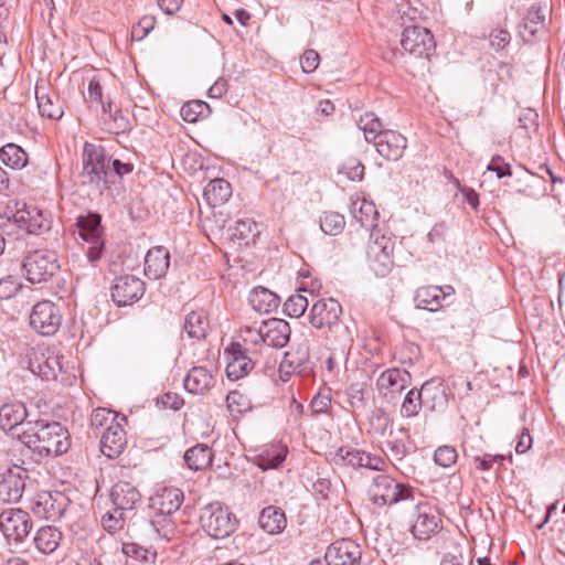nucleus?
Instances as JSON below:
<instances>
[{"label":"nucleus","instance_id":"f257e3e1","mask_svg":"<svg viewBox=\"0 0 565 565\" xmlns=\"http://www.w3.org/2000/svg\"><path fill=\"white\" fill-rule=\"evenodd\" d=\"M26 430L21 431V443L39 455L60 456L70 447V436L66 428L57 422H28Z\"/></svg>","mask_w":565,"mask_h":565},{"label":"nucleus","instance_id":"f03ea898","mask_svg":"<svg viewBox=\"0 0 565 565\" xmlns=\"http://www.w3.org/2000/svg\"><path fill=\"white\" fill-rule=\"evenodd\" d=\"M82 183L103 191L114 183L110 172V157L102 146L86 142L82 153Z\"/></svg>","mask_w":565,"mask_h":565},{"label":"nucleus","instance_id":"7ed1b4c3","mask_svg":"<svg viewBox=\"0 0 565 565\" xmlns=\"http://www.w3.org/2000/svg\"><path fill=\"white\" fill-rule=\"evenodd\" d=\"M412 494V488L397 482L388 475L380 473L375 476L367 488L370 501L377 507L395 504L406 500Z\"/></svg>","mask_w":565,"mask_h":565},{"label":"nucleus","instance_id":"20e7f679","mask_svg":"<svg viewBox=\"0 0 565 565\" xmlns=\"http://www.w3.org/2000/svg\"><path fill=\"white\" fill-rule=\"evenodd\" d=\"M200 521L204 531L214 539L230 536L236 529L235 515L218 502L210 503L202 509Z\"/></svg>","mask_w":565,"mask_h":565},{"label":"nucleus","instance_id":"39448f33","mask_svg":"<svg viewBox=\"0 0 565 565\" xmlns=\"http://www.w3.org/2000/svg\"><path fill=\"white\" fill-rule=\"evenodd\" d=\"M22 269L30 282H45L60 269L57 255L54 250L49 249H36L30 252L23 258Z\"/></svg>","mask_w":565,"mask_h":565},{"label":"nucleus","instance_id":"423d86ee","mask_svg":"<svg viewBox=\"0 0 565 565\" xmlns=\"http://www.w3.org/2000/svg\"><path fill=\"white\" fill-rule=\"evenodd\" d=\"M374 239L367 246V259L372 271L379 277H385L392 270L394 260L393 252L395 243L392 237L379 235V232H372Z\"/></svg>","mask_w":565,"mask_h":565},{"label":"nucleus","instance_id":"0eeeda50","mask_svg":"<svg viewBox=\"0 0 565 565\" xmlns=\"http://www.w3.org/2000/svg\"><path fill=\"white\" fill-rule=\"evenodd\" d=\"M100 221L102 218L97 213L81 215L76 220V226L78 228L79 236L85 242L89 243L86 255L90 263L98 260L104 249Z\"/></svg>","mask_w":565,"mask_h":565},{"label":"nucleus","instance_id":"6e6552de","mask_svg":"<svg viewBox=\"0 0 565 565\" xmlns=\"http://www.w3.org/2000/svg\"><path fill=\"white\" fill-rule=\"evenodd\" d=\"M401 45L404 52L409 55L425 58H429L436 47L431 32L418 25L406 26L404 29Z\"/></svg>","mask_w":565,"mask_h":565},{"label":"nucleus","instance_id":"1a4fd4ad","mask_svg":"<svg viewBox=\"0 0 565 565\" xmlns=\"http://www.w3.org/2000/svg\"><path fill=\"white\" fill-rule=\"evenodd\" d=\"M32 520L21 509H7L0 513V530L3 535L17 543L23 542L32 530Z\"/></svg>","mask_w":565,"mask_h":565},{"label":"nucleus","instance_id":"9d476101","mask_svg":"<svg viewBox=\"0 0 565 565\" xmlns=\"http://www.w3.org/2000/svg\"><path fill=\"white\" fill-rule=\"evenodd\" d=\"M60 309L50 300L38 302L30 315V326L42 335L54 334L61 326Z\"/></svg>","mask_w":565,"mask_h":565},{"label":"nucleus","instance_id":"9b49d317","mask_svg":"<svg viewBox=\"0 0 565 565\" xmlns=\"http://www.w3.org/2000/svg\"><path fill=\"white\" fill-rule=\"evenodd\" d=\"M333 460L337 465L354 469L367 468L375 471H384L387 467L386 461L381 456L350 447L339 448L334 454Z\"/></svg>","mask_w":565,"mask_h":565},{"label":"nucleus","instance_id":"f8f14e48","mask_svg":"<svg viewBox=\"0 0 565 565\" xmlns=\"http://www.w3.org/2000/svg\"><path fill=\"white\" fill-rule=\"evenodd\" d=\"M67 505L68 499L64 493L42 491L34 497L31 510L39 518L55 521L64 514Z\"/></svg>","mask_w":565,"mask_h":565},{"label":"nucleus","instance_id":"ddd939ff","mask_svg":"<svg viewBox=\"0 0 565 565\" xmlns=\"http://www.w3.org/2000/svg\"><path fill=\"white\" fill-rule=\"evenodd\" d=\"M145 294V282L136 276L124 275L111 286V299L118 307L137 302Z\"/></svg>","mask_w":565,"mask_h":565},{"label":"nucleus","instance_id":"4468645a","mask_svg":"<svg viewBox=\"0 0 565 565\" xmlns=\"http://www.w3.org/2000/svg\"><path fill=\"white\" fill-rule=\"evenodd\" d=\"M362 551L359 544L349 539L335 541L324 554L328 565H361Z\"/></svg>","mask_w":565,"mask_h":565},{"label":"nucleus","instance_id":"2eb2a0df","mask_svg":"<svg viewBox=\"0 0 565 565\" xmlns=\"http://www.w3.org/2000/svg\"><path fill=\"white\" fill-rule=\"evenodd\" d=\"M26 417L28 412L23 403L15 402L3 404L0 407V428L9 431L12 437L21 441L22 437L20 434L26 430L25 426L29 422L25 420Z\"/></svg>","mask_w":565,"mask_h":565},{"label":"nucleus","instance_id":"dca6fc26","mask_svg":"<svg viewBox=\"0 0 565 565\" xmlns=\"http://www.w3.org/2000/svg\"><path fill=\"white\" fill-rule=\"evenodd\" d=\"M13 222L29 234L41 235L51 228V220L38 207L23 204L12 214Z\"/></svg>","mask_w":565,"mask_h":565},{"label":"nucleus","instance_id":"f3484780","mask_svg":"<svg viewBox=\"0 0 565 565\" xmlns=\"http://www.w3.org/2000/svg\"><path fill=\"white\" fill-rule=\"evenodd\" d=\"M342 312L341 305L333 298L320 299L313 303L309 319L317 329L331 328L338 324Z\"/></svg>","mask_w":565,"mask_h":565},{"label":"nucleus","instance_id":"a211bd4d","mask_svg":"<svg viewBox=\"0 0 565 565\" xmlns=\"http://www.w3.org/2000/svg\"><path fill=\"white\" fill-rule=\"evenodd\" d=\"M26 478V469L19 466L9 468L0 481V498L7 502H17L22 497Z\"/></svg>","mask_w":565,"mask_h":565},{"label":"nucleus","instance_id":"6ab92c4d","mask_svg":"<svg viewBox=\"0 0 565 565\" xmlns=\"http://www.w3.org/2000/svg\"><path fill=\"white\" fill-rule=\"evenodd\" d=\"M228 356L226 375L230 380L236 381L247 375L254 367L252 358L246 354L242 343H232L225 352Z\"/></svg>","mask_w":565,"mask_h":565},{"label":"nucleus","instance_id":"aec40b11","mask_svg":"<svg viewBox=\"0 0 565 565\" xmlns=\"http://www.w3.org/2000/svg\"><path fill=\"white\" fill-rule=\"evenodd\" d=\"M376 151L387 160H398L402 158L406 146V138L395 130H383L376 140H374Z\"/></svg>","mask_w":565,"mask_h":565},{"label":"nucleus","instance_id":"412c9836","mask_svg":"<svg viewBox=\"0 0 565 565\" xmlns=\"http://www.w3.org/2000/svg\"><path fill=\"white\" fill-rule=\"evenodd\" d=\"M420 394L427 412H444L448 406L446 386L438 379L426 381L420 387Z\"/></svg>","mask_w":565,"mask_h":565},{"label":"nucleus","instance_id":"4be33fe9","mask_svg":"<svg viewBox=\"0 0 565 565\" xmlns=\"http://www.w3.org/2000/svg\"><path fill=\"white\" fill-rule=\"evenodd\" d=\"M263 344L271 348H284L290 339V326L287 321L270 318L262 322Z\"/></svg>","mask_w":565,"mask_h":565},{"label":"nucleus","instance_id":"5701e85b","mask_svg":"<svg viewBox=\"0 0 565 565\" xmlns=\"http://www.w3.org/2000/svg\"><path fill=\"white\" fill-rule=\"evenodd\" d=\"M106 428L100 437V451L106 457L113 459L117 458L125 449L127 439L126 433L118 423H114Z\"/></svg>","mask_w":565,"mask_h":565},{"label":"nucleus","instance_id":"b1692460","mask_svg":"<svg viewBox=\"0 0 565 565\" xmlns=\"http://www.w3.org/2000/svg\"><path fill=\"white\" fill-rule=\"evenodd\" d=\"M441 520L431 509L418 508L411 532L417 540L426 541L440 530Z\"/></svg>","mask_w":565,"mask_h":565},{"label":"nucleus","instance_id":"393cba45","mask_svg":"<svg viewBox=\"0 0 565 565\" xmlns=\"http://www.w3.org/2000/svg\"><path fill=\"white\" fill-rule=\"evenodd\" d=\"M110 500L116 513L125 514L126 511H131L136 503L140 500V493L135 486L129 482H117L110 490Z\"/></svg>","mask_w":565,"mask_h":565},{"label":"nucleus","instance_id":"a878e982","mask_svg":"<svg viewBox=\"0 0 565 565\" xmlns=\"http://www.w3.org/2000/svg\"><path fill=\"white\" fill-rule=\"evenodd\" d=\"M411 383V374L406 370L397 367L388 369L381 373L376 380V387L381 394L401 393Z\"/></svg>","mask_w":565,"mask_h":565},{"label":"nucleus","instance_id":"bb28decb","mask_svg":"<svg viewBox=\"0 0 565 565\" xmlns=\"http://www.w3.org/2000/svg\"><path fill=\"white\" fill-rule=\"evenodd\" d=\"M170 266L169 250L163 246H156L148 250L145 258V274L151 279L163 277Z\"/></svg>","mask_w":565,"mask_h":565},{"label":"nucleus","instance_id":"cd10ccee","mask_svg":"<svg viewBox=\"0 0 565 565\" xmlns=\"http://www.w3.org/2000/svg\"><path fill=\"white\" fill-rule=\"evenodd\" d=\"M184 494L182 490L174 487L161 489L151 498V508L162 513H174L183 503Z\"/></svg>","mask_w":565,"mask_h":565},{"label":"nucleus","instance_id":"c85d7f7f","mask_svg":"<svg viewBox=\"0 0 565 565\" xmlns=\"http://www.w3.org/2000/svg\"><path fill=\"white\" fill-rule=\"evenodd\" d=\"M259 526L268 534H279L287 526L286 514L282 509L268 505L264 508L258 518Z\"/></svg>","mask_w":565,"mask_h":565},{"label":"nucleus","instance_id":"c756f323","mask_svg":"<svg viewBox=\"0 0 565 565\" xmlns=\"http://www.w3.org/2000/svg\"><path fill=\"white\" fill-rule=\"evenodd\" d=\"M252 308L259 313H270L279 306V297L265 287L254 288L248 296Z\"/></svg>","mask_w":565,"mask_h":565},{"label":"nucleus","instance_id":"7c9ffc66","mask_svg":"<svg viewBox=\"0 0 565 565\" xmlns=\"http://www.w3.org/2000/svg\"><path fill=\"white\" fill-rule=\"evenodd\" d=\"M309 349L307 345H299L296 349L287 351L280 363V370L290 372H307L309 363Z\"/></svg>","mask_w":565,"mask_h":565},{"label":"nucleus","instance_id":"2f4dec72","mask_svg":"<svg viewBox=\"0 0 565 565\" xmlns=\"http://www.w3.org/2000/svg\"><path fill=\"white\" fill-rule=\"evenodd\" d=\"M212 382V374L202 366L192 367L183 381L184 388L195 395L206 392L211 387Z\"/></svg>","mask_w":565,"mask_h":565},{"label":"nucleus","instance_id":"473e14b6","mask_svg":"<svg viewBox=\"0 0 565 565\" xmlns=\"http://www.w3.org/2000/svg\"><path fill=\"white\" fill-rule=\"evenodd\" d=\"M445 296L446 294L441 287L426 286L416 290L414 300L417 308L428 311H436L440 307L441 300L445 298Z\"/></svg>","mask_w":565,"mask_h":565},{"label":"nucleus","instance_id":"72a5a7b5","mask_svg":"<svg viewBox=\"0 0 565 565\" xmlns=\"http://www.w3.org/2000/svg\"><path fill=\"white\" fill-rule=\"evenodd\" d=\"M61 540V531L52 525L40 527L33 539L35 547L43 554L53 553L60 545Z\"/></svg>","mask_w":565,"mask_h":565},{"label":"nucleus","instance_id":"f704fd0d","mask_svg":"<svg viewBox=\"0 0 565 565\" xmlns=\"http://www.w3.org/2000/svg\"><path fill=\"white\" fill-rule=\"evenodd\" d=\"M186 466L194 471L206 469L212 465V449L204 444H198L184 454Z\"/></svg>","mask_w":565,"mask_h":565},{"label":"nucleus","instance_id":"c9c22d12","mask_svg":"<svg viewBox=\"0 0 565 565\" xmlns=\"http://www.w3.org/2000/svg\"><path fill=\"white\" fill-rule=\"evenodd\" d=\"M203 195L210 205H221L231 198L232 188L226 180L217 178L206 184Z\"/></svg>","mask_w":565,"mask_h":565},{"label":"nucleus","instance_id":"e433bc0d","mask_svg":"<svg viewBox=\"0 0 565 565\" xmlns=\"http://www.w3.org/2000/svg\"><path fill=\"white\" fill-rule=\"evenodd\" d=\"M287 448L280 444L264 448L258 455V467L263 470L276 469L286 459Z\"/></svg>","mask_w":565,"mask_h":565},{"label":"nucleus","instance_id":"4c0bfd02","mask_svg":"<svg viewBox=\"0 0 565 565\" xmlns=\"http://www.w3.org/2000/svg\"><path fill=\"white\" fill-rule=\"evenodd\" d=\"M0 160L7 167L20 170L28 164V153L15 143H7L0 149Z\"/></svg>","mask_w":565,"mask_h":565},{"label":"nucleus","instance_id":"58836bf2","mask_svg":"<svg viewBox=\"0 0 565 565\" xmlns=\"http://www.w3.org/2000/svg\"><path fill=\"white\" fill-rule=\"evenodd\" d=\"M209 321L203 311H191L186 315L183 330L191 339H204L207 332Z\"/></svg>","mask_w":565,"mask_h":565},{"label":"nucleus","instance_id":"ea45409f","mask_svg":"<svg viewBox=\"0 0 565 565\" xmlns=\"http://www.w3.org/2000/svg\"><path fill=\"white\" fill-rule=\"evenodd\" d=\"M350 212L362 227H372L377 216V211L372 202L358 200L351 203Z\"/></svg>","mask_w":565,"mask_h":565},{"label":"nucleus","instance_id":"a19ab883","mask_svg":"<svg viewBox=\"0 0 565 565\" xmlns=\"http://www.w3.org/2000/svg\"><path fill=\"white\" fill-rule=\"evenodd\" d=\"M171 515V513H162L160 511H156L153 518L150 521L152 531L158 535V537L166 541L172 540L175 534V524L172 521Z\"/></svg>","mask_w":565,"mask_h":565},{"label":"nucleus","instance_id":"79ce46f5","mask_svg":"<svg viewBox=\"0 0 565 565\" xmlns=\"http://www.w3.org/2000/svg\"><path fill=\"white\" fill-rule=\"evenodd\" d=\"M360 130L363 131L364 138L367 142L376 140L379 135L383 131L380 118L372 111H366L356 119Z\"/></svg>","mask_w":565,"mask_h":565},{"label":"nucleus","instance_id":"37998d69","mask_svg":"<svg viewBox=\"0 0 565 565\" xmlns=\"http://www.w3.org/2000/svg\"><path fill=\"white\" fill-rule=\"evenodd\" d=\"M258 235V224L253 220L238 221L232 228V237L242 241L245 244H249V242H255V238Z\"/></svg>","mask_w":565,"mask_h":565},{"label":"nucleus","instance_id":"c03bdc74","mask_svg":"<svg viewBox=\"0 0 565 565\" xmlns=\"http://www.w3.org/2000/svg\"><path fill=\"white\" fill-rule=\"evenodd\" d=\"M345 226L344 216L338 212H324L320 217V228L327 235H339Z\"/></svg>","mask_w":565,"mask_h":565},{"label":"nucleus","instance_id":"a18cd8bd","mask_svg":"<svg viewBox=\"0 0 565 565\" xmlns=\"http://www.w3.org/2000/svg\"><path fill=\"white\" fill-rule=\"evenodd\" d=\"M423 407L420 390L412 388L402 403L401 415L405 418L415 417Z\"/></svg>","mask_w":565,"mask_h":565},{"label":"nucleus","instance_id":"49530a36","mask_svg":"<svg viewBox=\"0 0 565 565\" xmlns=\"http://www.w3.org/2000/svg\"><path fill=\"white\" fill-rule=\"evenodd\" d=\"M36 100L41 116L53 120L60 119L63 116L64 111L58 99L53 100L49 95L36 94Z\"/></svg>","mask_w":565,"mask_h":565},{"label":"nucleus","instance_id":"de8ad7c7","mask_svg":"<svg viewBox=\"0 0 565 565\" xmlns=\"http://www.w3.org/2000/svg\"><path fill=\"white\" fill-rule=\"evenodd\" d=\"M308 299L301 294L291 295L284 303V311L291 318L301 317L308 308Z\"/></svg>","mask_w":565,"mask_h":565},{"label":"nucleus","instance_id":"09e8293b","mask_svg":"<svg viewBox=\"0 0 565 565\" xmlns=\"http://www.w3.org/2000/svg\"><path fill=\"white\" fill-rule=\"evenodd\" d=\"M241 338L245 347V351L250 350V347L255 348L254 352L256 351V347L263 344V327L262 323L259 327H252L246 326L241 329Z\"/></svg>","mask_w":565,"mask_h":565},{"label":"nucleus","instance_id":"8fccbe9b","mask_svg":"<svg viewBox=\"0 0 565 565\" xmlns=\"http://www.w3.org/2000/svg\"><path fill=\"white\" fill-rule=\"evenodd\" d=\"M207 107V104L201 100L189 102L181 107L180 114L186 122H195Z\"/></svg>","mask_w":565,"mask_h":565},{"label":"nucleus","instance_id":"3c124183","mask_svg":"<svg viewBox=\"0 0 565 565\" xmlns=\"http://www.w3.org/2000/svg\"><path fill=\"white\" fill-rule=\"evenodd\" d=\"M121 550L126 556L138 561L150 562L156 558V553L150 552L137 543H122Z\"/></svg>","mask_w":565,"mask_h":565},{"label":"nucleus","instance_id":"603ef678","mask_svg":"<svg viewBox=\"0 0 565 565\" xmlns=\"http://www.w3.org/2000/svg\"><path fill=\"white\" fill-rule=\"evenodd\" d=\"M392 424V419L383 408H377L373 412L371 418H370V425L373 428V430L384 436L388 429V427Z\"/></svg>","mask_w":565,"mask_h":565},{"label":"nucleus","instance_id":"864d4df0","mask_svg":"<svg viewBox=\"0 0 565 565\" xmlns=\"http://www.w3.org/2000/svg\"><path fill=\"white\" fill-rule=\"evenodd\" d=\"M435 462L444 468H448L457 460V451L451 446H440L434 454Z\"/></svg>","mask_w":565,"mask_h":565},{"label":"nucleus","instance_id":"5fc2aeb1","mask_svg":"<svg viewBox=\"0 0 565 565\" xmlns=\"http://www.w3.org/2000/svg\"><path fill=\"white\" fill-rule=\"evenodd\" d=\"M124 523L125 514H121L120 512L116 513L115 508L113 511H108L107 513H105L102 518V525L109 533H114L118 530H121L124 527Z\"/></svg>","mask_w":565,"mask_h":565},{"label":"nucleus","instance_id":"6e6d98bb","mask_svg":"<svg viewBox=\"0 0 565 565\" xmlns=\"http://www.w3.org/2000/svg\"><path fill=\"white\" fill-rule=\"evenodd\" d=\"M342 171L352 181H361L364 175V166L358 159H349L342 167Z\"/></svg>","mask_w":565,"mask_h":565},{"label":"nucleus","instance_id":"4d7b16f0","mask_svg":"<svg viewBox=\"0 0 565 565\" xmlns=\"http://www.w3.org/2000/svg\"><path fill=\"white\" fill-rule=\"evenodd\" d=\"M227 407L231 412L243 413L249 409L245 397L237 391H232L226 396Z\"/></svg>","mask_w":565,"mask_h":565},{"label":"nucleus","instance_id":"13d9d810","mask_svg":"<svg viewBox=\"0 0 565 565\" xmlns=\"http://www.w3.org/2000/svg\"><path fill=\"white\" fill-rule=\"evenodd\" d=\"M487 170L495 172L498 179L512 174L510 164L505 163L503 158L499 154L492 157L491 162L487 166Z\"/></svg>","mask_w":565,"mask_h":565},{"label":"nucleus","instance_id":"bf43d9fd","mask_svg":"<svg viewBox=\"0 0 565 565\" xmlns=\"http://www.w3.org/2000/svg\"><path fill=\"white\" fill-rule=\"evenodd\" d=\"M331 405V396L328 393L319 392L316 394L310 403L311 412L315 415L327 413Z\"/></svg>","mask_w":565,"mask_h":565},{"label":"nucleus","instance_id":"052dcab7","mask_svg":"<svg viewBox=\"0 0 565 565\" xmlns=\"http://www.w3.org/2000/svg\"><path fill=\"white\" fill-rule=\"evenodd\" d=\"M103 92L102 86L98 81L93 78L88 84V100L89 102H97L102 104L104 113L111 111V103L104 104L102 102Z\"/></svg>","mask_w":565,"mask_h":565},{"label":"nucleus","instance_id":"680f3d73","mask_svg":"<svg viewBox=\"0 0 565 565\" xmlns=\"http://www.w3.org/2000/svg\"><path fill=\"white\" fill-rule=\"evenodd\" d=\"M320 56L315 50H307L300 57V65L305 73H312L319 65Z\"/></svg>","mask_w":565,"mask_h":565},{"label":"nucleus","instance_id":"e2e57ef3","mask_svg":"<svg viewBox=\"0 0 565 565\" xmlns=\"http://www.w3.org/2000/svg\"><path fill=\"white\" fill-rule=\"evenodd\" d=\"M348 395L353 408H363L365 406L363 390L358 384L349 387Z\"/></svg>","mask_w":565,"mask_h":565},{"label":"nucleus","instance_id":"0e129e2a","mask_svg":"<svg viewBox=\"0 0 565 565\" xmlns=\"http://www.w3.org/2000/svg\"><path fill=\"white\" fill-rule=\"evenodd\" d=\"M510 33L505 30H495L490 34V43L497 50L503 49L510 42Z\"/></svg>","mask_w":565,"mask_h":565},{"label":"nucleus","instance_id":"69168bd1","mask_svg":"<svg viewBox=\"0 0 565 565\" xmlns=\"http://www.w3.org/2000/svg\"><path fill=\"white\" fill-rule=\"evenodd\" d=\"M160 403L166 408L178 411L183 406V398L177 393H166L161 396Z\"/></svg>","mask_w":565,"mask_h":565},{"label":"nucleus","instance_id":"338daca9","mask_svg":"<svg viewBox=\"0 0 565 565\" xmlns=\"http://www.w3.org/2000/svg\"><path fill=\"white\" fill-rule=\"evenodd\" d=\"M154 26V18L152 17H143L136 28H134V35H138L139 39H142L146 36L150 30H152Z\"/></svg>","mask_w":565,"mask_h":565},{"label":"nucleus","instance_id":"774afa93","mask_svg":"<svg viewBox=\"0 0 565 565\" xmlns=\"http://www.w3.org/2000/svg\"><path fill=\"white\" fill-rule=\"evenodd\" d=\"M132 171V164L121 162L119 159L110 158V172L111 177H124Z\"/></svg>","mask_w":565,"mask_h":565}]
</instances>
